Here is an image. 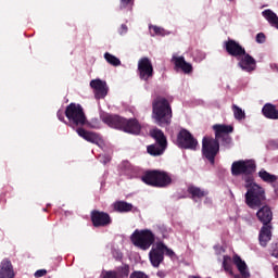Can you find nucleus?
<instances>
[{"label": "nucleus", "instance_id": "39448f33", "mask_svg": "<svg viewBox=\"0 0 278 278\" xmlns=\"http://www.w3.org/2000/svg\"><path fill=\"white\" fill-rule=\"evenodd\" d=\"M245 188L248 190L245 197L249 207H260L264 199H266V191L264 188L257 185L251 177L245 180Z\"/></svg>", "mask_w": 278, "mask_h": 278}, {"label": "nucleus", "instance_id": "c756f323", "mask_svg": "<svg viewBox=\"0 0 278 278\" xmlns=\"http://www.w3.org/2000/svg\"><path fill=\"white\" fill-rule=\"evenodd\" d=\"M104 60L111 66H121V59L114 56V54H110V52L104 53Z\"/></svg>", "mask_w": 278, "mask_h": 278}, {"label": "nucleus", "instance_id": "423d86ee", "mask_svg": "<svg viewBox=\"0 0 278 278\" xmlns=\"http://www.w3.org/2000/svg\"><path fill=\"white\" fill-rule=\"evenodd\" d=\"M215 253L223 260V267L226 273H230V275H233V269H231V264L236 266L237 270L240 273V275H235V278H244V261L238 255H233L232 260L231 256H228L225 254V249L220 245H215Z\"/></svg>", "mask_w": 278, "mask_h": 278}, {"label": "nucleus", "instance_id": "412c9836", "mask_svg": "<svg viewBox=\"0 0 278 278\" xmlns=\"http://www.w3.org/2000/svg\"><path fill=\"white\" fill-rule=\"evenodd\" d=\"M270 229H273V227L266 226V225H264L261 228V232L258 236L261 247H266V244H268V242H270V238L273 236V233L270 232Z\"/></svg>", "mask_w": 278, "mask_h": 278}, {"label": "nucleus", "instance_id": "dca6fc26", "mask_svg": "<svg viewBox=\"0 0 278 278\" xmlns=\"http://www.w3.org/2000/svg\"><path fill=\"white\" fill-rule=\"evenodd\" d=\"M91 220L93 227H105L106 225H110L112 223L109 214L99 211H93L91 213Z\"/></svg>", "mask_w": 278, "mask_h": 278}, {"label": "nucleus", "instance_id": "a211bd4d", "mask_svg": "<svg viewBox=\"0 0 278 278\" xmlns=\"http://www.w3.org/2000/svg\"><path fill=\"white\" fill-rule=\"evenodd\" d=\"M76 131L78 136L87 140V142H92L93 144H101L103 142V139L96 132L86 131L83 128H78Z\"/></svg>", "mask_w": 278, "mask_h": 278}, {"label": "nucleus", "instance_id": "de8ad7c7", "mask_svg": "<svg viewBox=\"0 0 278 278\" xmlns=\"http://www.w3.org/2000/svg\"><path fill=\"white\" fill-rule=\"evenodd\" d=\"M277 277H278V274H277Z\"/></svg>", "mask_w": 278, "mask_h": 278}, {"label": "nucleus", "instance_id": "58836bf2", "mask_svg": "<svg viewBox=\"0 0 278 278\" xmlns=\"http://www.w3.org/2000/svg\"><path fill=\"white\" fill-rule=\"evenodd\" d=\"M45 275H47V271L45 269H38L35 273V277H45Z\"/></svg>", "mask_w": 278, "mask_h": 278}, {"label": "nucleus", "instance_id": "f03ea898", "mask_svg": "<svg viewBox=\"0 0 278 278\" xmlns=\"http://www.w3.org/2000/svg\"><path fill=\"white\" fill-rule=\"evenodd\" d=\"M101 119L105 125L113 129H122V131H126V134H140V124H138V121L136 119L127 121L123 117H118L117 115L110 114L101 115Z\"/></svg>", "mask_w": 278, "mask_h": 278}, {"label": "nucleus", "instance_id": "473e14b6", "mask_svg": "<svg viewBox=\"0 0 278 278\" xmlns=\"http://www.w3.org/2000/svg\"><path fill=\"white\" fill-rule=\"evenodd\" d=\"M121 10H125L128 8V10H131L134 8V0H121L119 4Z\"/></svg>", "mask_w": 278, "mask_h": 278}, {"label": "nucleus", "instance_id": "9b49d317", "mask_svg": "<svg viewBox=\"0 0 278 278\" xmlns=\"http://www.w3.org/2000/svg\"><path fill=\"white\" fill-rule=\"evenodd\" d=\"M213 129L215 131V138L216 140H224V144L226 147H229L231 144V137H229V134L233 131V126L231 125H225V124H216L213 126Z\"/></svg>", "mask_w": 278, "mask_h": 278}, {"label": "nucleus", "instance_id": "a19ab883", "mask_svg": "<svg viewBox=\"0 0 278 278\" xmlns=\"http://www.w3.org/2000/svg\"><path fill=\"white\" fill-rule=\"evenodd\" d=\"M269 144L273 147V149H278V141L273 140L269 142Z\"/></svg>", "mask_w": 278, "mask_h": 278}, {"label": "nucleus", "instance_id": "f704fd0d", "mask_svg": "<svg viewBox=\"0 0 278 278\" xmlns=\"http://www.w3.org/2000/svg\"><path fill=\"white\" fill-rule=\"evenodd\" d=\"M130 278H149V276L142 271H135L130 275Z\"/></svg>", "mask_w": 278, "mask_h": 278}, {"label": "nucleus", "instance_id": "4c0bfd02", "mask_svg": "<svg viewBox=\"0 0 278 278\" xmlns=\"http://www.w3.org/2000/svg\"><path fill=\"white\" fill-rule=\"evenodd\" d=\"M127 30H128L127 25L123 24L119 28L121 36H125V34H127Z\"/></svg>", "mask_w": 278, "mask_h": 278}, {"label": "nucleus", "instance_id": "49530a36", "mask_svg": "<svg viewBox=\"0 0 278 278\" xmlns=\"http://www.w3.org/2000/svg\"><path fill=\"white\" fill-rule=\"evenodd\" d=\"M157 276H159V277H162V273H157Z\"/></svg>", "mask_w": 278, "mask_h": 278}, {"label": "nucleus", "instance_id": "cd10ccee", "mask_svg": "<svg viewBox=\"0 0 278 278\" xmlns=\"http://www.w3.org/2000/svg\"><path fill=\"white\" fill-rule=\"evenodd\" d=\"M113 207L115 212H131L134 206L127 202L119 201V202H115L113 204Z\"/></svg>", "mask_w": 278, "mask_h": 278}, {"label": "nucleus", "instance_id": "7ed1b4c3", "mask_svg": "<svg viewBox=\"0 0 278 278\" xmlns=\"http://www.w3.org/2000/svg\"><path fill=\"white\" fill-rule=\"evenodd\" d=\"M152 118H154L156 125L164 127V125H170L173 118V111L170 104L166 98L159 97L153 101Z\"/></svg>", "mask_w": 278, "mask_h": 278}, {"label": "nucleus", "instance_id": "393cba45", "mask_svg": "<svg viewBox=\"0 0 278 278\" xmlns=\"http://www.w3.org/2000/svg\"><path fill=\"white\" fill-rule=\"evenodd\" d=\"M258 177L262 181H265V184H275L278 179L276 175L266 172V169H261L258 172Z\"/></svg>", "mask_w": 278, "mask_h": 278}, {"label": "nucleus", "instance_id": "f257e3e1", "mask_svg": "<svg viewBox=\"0 0 278 278\" xmlns=\"http://www.w3.org/2000/svg\"><path fill=\"white\" fill-rule=\"evenodd\" d=\"M130 240L141 251H149L151 249L149 260L154 268H159L160 264L164 262V255H167L170 260L177 257L175 251L168 248V245H165L164 241L155 242V233L151 229H136L130 236Z\"/></svg>", "mask_w": 278, "mask_h": 278}, {"label": "nucleus", "instance_id": "37998d69", "mask_svg": "<svg viewBox=\"0 0 278 278\" xmlns=\"http://www.w3.org/2000/svg\"><path fill=\"white\" fill-rule=\"evenodd\" d=\"M90 127L92 128V129H99V123H93V124H90Z\"/></svg>", "mask_w": 278, "mask_h": 278}, {"label": "nucleus", "instance_id": "4468645a", "mask_svg": "<svg viewBox=\"0 0 278 278\" xmlns=\"http://www.w3.org/2000/svg\"><path fill=\"white\" fill-rule=\"evenodd\" d=\"M90 88H92L96 99H105V97H108L109 88L105 80L99 78L92 79L90 81Z\"/></svg>", "mask_w": 278, "mask_h": 278}, {"label": "nucleus", "instance_id": "6e6552de", "mask_svg": "<svg viewBox=\"0 0 278 278\" xmlns=\"http://www.w3.org/2000/svg\"><path fill=\"white\" fill-rule=\"evenodd\" d=\"M150 136L156 140V143L148 147V153L150 155H162L166 151V136L157 128H153L150 131Z\"/></svg>", "mask_w": 278, "mask_h": 278}, {"label": "nucleus", "instance_id": "c03bdc74", "mask_svg": "<svg viewBox=\"0 0 278 278\" xmlns=\"http://www.w3.org/2000/svg\"><path fill=\"white\" fill-rule=\"evenodd\" d=\"M247 277H251V275L249 274V271L247 270V267H244V278Z\"/></svg>", "mask_w": 278, "mask_h": 278}, {"label": "nucleus", "instance_id": "4be33fe9", "mask_svg": "<svg viewBox=\"0 0 278 278\" xmlns=\"http://www.w3.org/2000/svg\"><path fill=\"white\" fill-rule=\"evenodd\" d=\"M263 16L271 25V27L278 29V16L275 14V12L271 10H265L263 11Z\"/></svg>", "mask_w": 278, "mask_h": 278}, {"label": "nucleus", "instance_id": "e433bc0d", "mask_svg": "<svg viewBox=\"0 0 278 278\" xmlns=\"http://www.w3.org/2000/svg\"><path fill=\"white\" fill-rule=\"evenodd\" d=\"M113 257L115 260H123V253H121V251H118V250H114L113 251Z\"/></svg>", "mask_w": 278, "mask_h": 278}, {"label": "nucleus", "instance_id": "6ab92c4d", "mask_svg": "<svg viewBox=\"0 0 278 278\" xmlns=\"http://www.w3.org/2000/svg\"><path fill=\"white\" fill-rule=\"evenodd\" d=\"M256 216L261 223L265 226H269L268 224L270 220H273V211H270V207L263 206L257 213Z\"/></svg>", "mask_w": 278, "mask_h": 278}, {"label": "nucleus", "instance_id": "2f4dec72", "mask_svg": "<svg viewBox=\"0 0 278 278\" xmlns=\"http://www.w3.org/2000/svg\"><path fill=\"white\" fill-rule=\"evenodd\" d=\"M232 112L236 121H242L244 118V112L238 105H232Z\"/></svg>", "mask_w": 278, "mask_h": 278}, {"label": "nucleus", "instance_id": "c9c22d12", "mask_svg": "<svg viewBox=\"0 0 278 278\" xmlns=\"http://www.w3.org/2000/svg\"><path fill=\"white\" fill-rule=\"evenodd\" d=\"M99 160H100V162H102L103 164H108V162H110L111 157L108 156V155H105V154H101V155L99 156Z\"/></svg>", "mask_w": 278, "mask_h": 278}, {"label": "nucleus", "instance_id": "a878e982", "mask_svg": "<svg viewBox=\"0 0 278 278\" xmlns=\"http://www.w3.org/2000/svg\"><path fill=\"white\" fill-rule=\"evenodd\" d=\"M188 192L189 194H191L193 197V199H201L203 197H207V190H203L199 187H194V186H190L188 188Z\"/></svg>", "mask_w": 278, "mask_h": 278}, {"label": "nucleus", "instance_id": "72a5a7b5", "mask_svg": "<svg viewBox=\"0 0 278 278\" xmlns=\"http://www.w3.org/2000/svg\"><path fill=\"white\" fill-rule=\"evenodd\" d=\"M256 42H258V45L266 42V36L264 35V33H260L256 35Z\"/></svg>", "mask_w": 278, "mask_h": 278}, {"label": "nucleus", "instance_id": "aec40b11", "mask_svg": "<svg viewBox=\"0 0 278 278\" xmlns=\"http://www.w3.org/2000/svg\"><path fill=\"white\" fill-rule=\"evenodd\" d=\"M129 276V266L123 265L116 271H106L103 278H125Z\"/></svg>", "mask_w": 278, "mask_h": 278}, {"label": "nucleus", "instance_id": "7c9ffc66", "mask_svg": "<svg viewBox=\"0 0 278 278\" xmlns=\"http://www.w3.org/2000/svg\"><path fill=\"white\" fill-rule=\"evenodd\" d=\"M150 34L151 36H166L168 35V31H166L164 28L159 27V26H150Z\"/></svg>", "mask_w": 278, "mask_h": 278}, {"label": "nucleus", "instance_id": "c85d7f7f", "mask_svg": "<svg viewBox=\"0 0 278 278\" xmlns=\"http://www.w3.org/2000/svg\"><path fill=\"white\" fill-rule=\"evenodd\" d=\"M257 169V165L255 164V160H247L244 161V173L251 175L255 173Z\"/></svg>", "mask_w": 278, "mask_h": 278}, {"label": "nucleus", "instance_id": "a18cd8bd", "mask_svg": "<svg viewBox=\"0 0 278 278\" xmlns=\"http://www.w3.org/2000/svg\"><path fill=\"white\" fill-rule=\"evenodd\" d=\"M275 193L278 194V188L275 189Z\"/></svg>", "mask_w": 278, "mask_h": 278}, {"label": "nucleus", "instance_id": "5701e85b", "mask_svg": "<svg viewBox=\"0 0 278 278\" xmlns=\"http://www.w3.org/2000/svg\"><path fill=\"white\" fill-rule=\"evenodd\" d=\"M255 68H257V62L255 61V59H253V56L245 53L244 54V71L247 73H251V72L255 71Z\"/></svg>", "mask_w": 278, "mask_h": 278}, {"label": "nucleus", "instance_id": "bb28decb", "mask_svg": "<svg viewBox=\"0 0 278 278\" xmlns=\"http://www.w3.org/2000/svg\"><path fill=\"white\" fill-rule=\"evenodd\" d=\"M231 173L235 177H238L244 173V161H236L231 165Z\"/></svg>", "mask_w": 278, "mask_h": 278}, {"label": "nucleus", "instance_id": "1a4fd4ad", "mask_svg": "<svg viewBox=\"0 0 278 278\" xmlns=\"http://www.w3.org/2000/svg\"><path fill=\"white\" fill-rule=\"evenodd\" d=\"M224 49L228 55L239 60V66L244 71V48L238 41L228 39L224 41Z\"/></svg>", "mask_w": 278, "mask_h": 278}, {"label": "nucleus", "instance_id": "9d476101", "mask_svg": "<svg viewBox=\"0 0 278 278\" xmlns=\"http://www.w3.org/2000/svg\"><path fill=\"white\" fill-rule=\"evenodd\" d=\"M220 150V146L218 144V140L204 137L202 141V153L203 156L208 160L212 164H214V159L218 155V151Z\"/></svg>", "mask_w": 278, "mask_h": 278}, {"label": "nucleus", "instance_id": "b1692460", "mask_svg": "<svg viewBox=\"0 0 278 278\" xmlns=\"http://www.w3.org/2000/svg\"><path fill=\"white\" fill-rule=\"evenodd\" d=\"M263 114L266 116V118H278V111L275 109V105L273 104H265L263 108Z\"/></svg>", "mask_w": 278, "mask_h": 278}, {"label": "nucleus", "instance_id": "0eeeda50", "mask_svg": "<svg viewBox=\"0 0 278 278\" xmlns=\"http://www.w3.org/2000/svg\"><path fill=\"white\" fill-rule=\"evenodd\" d=\"M142 182L154 188H166L173 184V178L166 172L151 170L142 176Z\"/></svg>", "mask_w": 278, "mask_h": 278}, {"label": "nucleus", "instance_id": "ddd939ff", "mask_svg": "<svg viewBox=\"0 0 278 278\" xmlns=\"http://www.w3.org/2000/svg\"><path fill=\"white\" fill-rule=\"evenodd\" d=\"M177 144L181 149H192V150H194V149H197V146L199 143L192 138V135L188 130L182 129L178 134Z\"/></svg>", "mask_w": 278, "mask_h": 278}, {"label": "nucleus", "instance_id": "20e7f679", "mask_svg": "<svg viewBox=\"0 0 278 278\" xmlns=\"http://www.w3.org/2000/svg\"><path fill=\"white\" fill-rule=\"evenodd\" d=\"M64 114L68 121L70 127H81L86 125V114H84V109L79 104L71 103L65 112L59 111L56 116L59 121H64Z\"/></svg>", "mask_w": 278, "mask_h": 278}, {"label": "nucleus", "instance_id": "2eb2a0df", "mask_svg": "<svg viewBox=\"0 0 278 278\" xmlns=\"http://www.w3.org/2000/svg\"><path fill=\"white\" fill-rule=\"evenodd\" d=\"M172 62L175 65L176 71H181L185 75H190L192 73V64L186 62L184 56H179L174 54L172 58Z\"/></svg>", "mask_w": 278, "mask_h": 278}, {"label": "nucleus", "instance_id": "ea45409f", "mask_svg": "<svg viewBox=\"0 0 278 278\" xmlns=\"http://www.w3.org/2000/svg\"><path fill=\"white\" fill-rule=\"evenodd\" d=\"M271 255H273V257L278 258V245H275V248L271 250Z\"/></svg>", "mask_w": 278, "mask_h": 278}, {"label": "nucleus", "instance_id": "09e8293b", "mask_svg": "<svg viewBox=\"0 0 278 278\" xmlns=\"http://www.w3.org/2000/svg\"><path fill=\"white\" fill-rule=\"evenodd\" d=\"M228 1H231V0H228Z\"/></svg>", "mask_w": 278, "mask_h": 278}, {"label": "nucleus", "instance_id": "f3484780", "mask_svg": "<svg viewBox=\"0 0 278 278\" xmlns=\"http://www.w3.org/2000/svg\"><path fill=\"white\" fill-rule=\"evenodd\" d=\"M14 266L12 262L8 258H4L0 263V278H14Z\"/></svg>", "mask_w": 278, "mask_h": 278}, {"label": "nucleus", "instance_id": "f8f14e48", "mask_svg": "<svg viewBox=\"0 0 278 278\" xmlns=\"http://www.w3.org/2000/svg\"><path fill=\"white\" fill-rule=\"evenodd\" d=\"M138 74L142 81H149L153 77V63H151V60L147 58L139 60Z\"/></svg>", "mask_w": 278, "mask_h": 278}, {"label": "nucleus", "instance_id": "79ce46f5", "mask_svg": "<svg viewBox=\"0 0 278 278\" xmlns=\"http://www.w3.org/2000/svg\"><path fill=\"white\" fill-rule=\"evenodd\" d=\"M270 68L278 73V65L276 63L270 64Z\"/></svg>", "mask_w": 278, "mask_h": 278}]
</instances>
